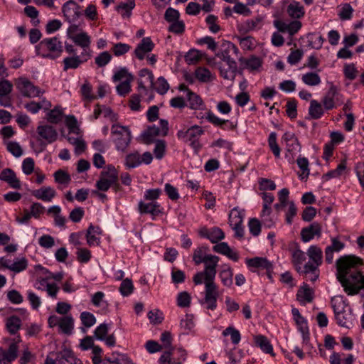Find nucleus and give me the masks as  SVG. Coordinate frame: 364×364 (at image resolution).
I'll return each mask as SVG.
<instances>
[{
  "instance_id": "f257e3e1",
  "label": "nucleus",
  "mask_w": 364,
  "mask_h": 364,
  "mask_svg": "<svg viewBox=\"0 0 364 364\" xmlns=\"http://www.w3.org/2000/svg\"><path fill=\"white\" fill-rule=\"evenodd\" d=\"M219 257L210 255L205 257L202 262L204 264V270L194 274L193 281L196 285L205 284V297L201 304H206V309L215 310L217 308V299L218 297V287L214 280L217 273V266Z\"/></svg>"
},
{
  "instance_id": "f03ea898",
  "label": "nucleus",
  "mask_w": 364,
  "mask_h": 364,
  "mask_svg": "<svg viewBox=\"0 0 364 364\" xmlns=\"http://www.w3.org/2000/svg\"><path fill=\"white\" fill-rule=\"evenodd\" d=\"M222 47L223 49L220 53H218L216 55L227 63L228 69H225L220 67V76L224 79L233 80L237 71V65L235 60L230 57V53L232 52L235 55H237L239 49L234 43L230 41L223 43Z\"/></svg>"
},
{
  "instance_id": "7ed1b4c3",
  "label": "nucleus",
  "mask_w": 364,
  "mask_h": 364,
  "mask_svg": "<svg viewBox=\"0 0 364 364\" xmlns=\"http://www.w3.org/2000/svg\"><path fill=\"white\" fill-rule=\"evenodd\" d=\"M111 134L114 136L113 142L119 151L126 152L132 141L131 132L127 127L113 124Z\"/></svg>"
},
{
  "instance_id": "20e7f679",
  "label": "nucleus",
  "mask_w": 364,
  "mask_h": 364,
  "mask_svg": "<svg viewBox=\"0 0 364 364\" xmlns=\"http://www.w3.org/2000/svg\"><path fill=\"white\" fill-rule=\"evenodd\" d=\"M41 48H46L50 52V53L43 54V58L53 60L59 57L63 52L62 43L57 37L48 38L42 40L40 43L36 46L38 53V50Z\"/></svg>"
},
{
  "instance_id": "39448f33",
  "label": "nucleus",
  "mask_w": 364,
  "mask_h": 364,
  "mask_svg": "<svg viewBox=\"0 0 364 364\" xmlns=\"http://www.w3.org/2000/svg\"><path fill=\"white\" fill-rule=\"evenodd\" d=\"M307 255L312 262H309L304 264L305 271L306 272H313L314 275L312 279H315L319 276L318 267L322 264L323 252L319 247L311 245L307 250Z\"/></svg>"
},
{
  "instance_id": "423d86ee",
  "label": "nucleus",
  "mask_w": 364,
  "mask_h": 364,
  "mask_svg": "<svg viewBox=\"0 0 364 364\" xmlns=\"http://www.w3.org/2000/svg\"><path fill=\"white\" fill-rule=\"evenodd\" d=\"M16 88L24 97L32 98L39 97L44 93L38 87L35 86L30 80L26 78L20 77L16 82Z\"/></svg>"
},
{
  "instance_id": "0eeeda50",
  "label": "nucleus",
  "mask_w": 364,
  "mask_h": 364,
  "mask_svg": "<svg viewBox=\"0 0 364 364\" xmlns=\"http://www.w3.org/2000/svg\"><path fill=\"white\" fill-rule=\"evenodd\" d=\"M116 179V168L112 165H108L107 170L100 173V179L96 182L99 191H107Z\"/></svg>"
},
{
  "instance_id": "6e6552de",
  "label": "nucleus",
  "mask_w": 364,
  "mask_h": 364,
  "mask_svg": "<svg viewBox=\"0 0 364 364\" xmlns=\"http://www.w3.org/2000/svg\"><path fill=\"white\" fill-rule=\"evenodd\" d=\"M340 95L337 87L331 85L321 100L324 109L326 110H331L341 105L343 101L340 100Z\"/></svg>"
},
{
  "instance_id": "1a4fd4ad",
  "label": "nucleus",
  "mask_w": 364,
  "mask_h": 364,
  "mask_svg": "<svg viewBox=\"0 0 364 364\" xmlns=\"http://www.w3.org/2000/svg\"><path fill=\"white\" fill-rule=\"evenodd\" d=\"M36 131L39 137L38 140H44L46 141L41 143V144L44 146H46L47 144L53 143L58 139V132L51 125H39Z\"/></svg>"
},
{
  "instance_id": "9d476101",
  "label": "nucleus",
  "mask_w": 364,
  "mask_h": 364,
  "mask_svg": "<svg viewBox=\"0 0 364 364\" xmlns=\"http://www.w3.org/2000/svg\"><path fill=\"white\" fill-rule=\"evenodd\" d=\"M282 139L286 141V157L294 159L296 154L301 149V145L297 137L293 133L286 132L283 135Z\"/></svg>"
},
{
  "instance_id": "9b49d317",
  "label": "nucleus",
  "mask_w": 364,
  "mask_h": 364,
  "mask_svg": "<svg viewBox=\"0 0 364 364\" xmlns=\"http://www.w3.org/2000/svg\"><path fill=\"white\" fill-rule=\"evenodd\" d=\"M62 11L66 20L70 23L75 21L82 15L80 6L73 0H70L65 3L63 6Z\"/></svg>"
},
{
  "instance_id": "f8f14e48",
  "label": "nucleus",
  "mask_w": 364,
  "mask_h": 364,
  "mask_svg": "<svg viewBox=\"0 0 364 364\" xmlns=\"http://www.w3.org/2000/svg\"><path fill=\"white\" fill-rule=\"evenodd\" d=\"M204 134V130L198 125H193L187 129H181L177 132L178 139L188 142L199 139Z\"/></svg>"
},
{
  "instance_id": "ddd939ff",
  "label": "nucleus",
  "mask_w": 364,
  "mask_h": 364,
  "mask_svg": "<svg viewBox=\"0 0 364 364\" xmlns=\"http://www.w3.org/2000/svg\"><path fill=\"white\" fill-rule=\"evenodd\" d=\"M322 228L320 223L314 222L309 226L303 228L301 230V238L304 242L311 240L315 236L320 237Z\"/></svg>"
},
{
  "instance_id": "4468645a",
  "label": "nucleus",
  "mask_w": 364,
  "mask_h": 364,
  "mask_svg": "<svg viewBox=\"0 0 364 364\" xmlns=\"http://www.w3.org/2000/svg\"><path fill=\"white\" fill-rule=\"evenodd\" d=\"M73 43L82 48V54L87 57H91L92 50L90 49V37L85 32L77 33V36H71Z\"/></svg>"
},
{
  "instance_id": "2eb2a0df",
  "label": "nucleus",
  "mask_w": 364,
  "mask_h": 364,
  "mask_svg": "<svg viewBox=\"0 0 364 364\" xmlns=\"http://www.w3.org/2000/svg\"><path fill=\"white\" fill-rule=\"evenodd\" d=\"M55 358L47 356L45 364H73L76 359L70 350H65L57 353Z\"/></svg>"
},
{
  "instance_id": "dca6fc26",
  "label": "nucleus",
  "mask_w": 364,
  "mask_h": 364,
  "mask_svg": "<svg viewBox=\"0 0 364 364\" xmlns=\"http://www.w3.org/2000/svg\"><path fill=\"white\" fill-rule=\"evenodd\" d=\"M0 181L7 183L11 188L14 189H20L21 187V181L17 178L16 173L9 168L1 171L0 173Z\"/></svg>"
},
{
  "instance_id": "f3484780",
  "label": "nucleus",
  "mask_w": 364,
  "mask_h": 364,
  "mask_svg": "<svg viewBox=\"0 0 364 364\" xmlns=\"http://www.w3.org/2000/svg\"><path fill=\"white\" fill-rule=\"evenodd\" d=\"M154 48V43L149 37L143 38L134 50L135 56L140 60H143L146 53Z\"/></svg>"
},
{
  "instance_id": "a211bd4d",
  "label": "nucleus",
  "mask_w": 364,
  "mask_h": 364,
  "mask_svg": "<svg viewBox=\"0 0 364 364\" xmlns=\"http://www.w3.org/2000/svg\"><path fill=\"white\" fill-rule=\"evenodd\" d=\"M90 58V57H87L82 53L80 55L66 57L63 61V70L67 71L69 69H77L82 64L87 62Z\"/></svg>"
},
{
  "instance_id": "6ab92c4d",
  "label": "nucleus",
  "mask_w": 364,
  "mask_h": 364,
  "mask_svg": "<svg viewBox=\"0 0 364 364\" xmlns=\"http://www.w3.org/2000/svg\"><path fill=\"white\" fill-rule=\"evenodd\" d=\"M21 341V337L18 336L17 339H14V341L9 345L6 351L2 350L0 354V362L6 360L12 362L18 357V343Z\"/></svg>"
},
{
  "instance_id": "aec40b11",
  "label": "nucleus",
  "mask_w": 364,
  "mask_h": 364,
  "mask_svg": "<svg viewBox=\"0 0 364 364\" xmlns=\"http://www.w3.org/2000/svg\"><path fill=\"white\" fill-rule=\"evenodd\" d=\"M345 244L337 237L331 238V245L327 246L325 250V260L328 264H331L333 259V253L338 252L343 250Z\"/></svg>"
},
{
  "instance_id": "412c9836",
  "label": "nucleus",
  "mask_w": 364,
  "mask_h": 364,
  "mask_svg": "<svg viewBox=\"0 0 364 364\" xmlns=\"http://www.w3.org/2000/svg\"><path fill=\"white\" fill-rule=\"evenodd\" d=\"M205 118L210 123H211L212 124H213L215 127H219L223 129H225L227 127L229 129L232 130V129H235L237 127L236 124H234L233 122H230L228 119H223L218 117L210 110H208L206 112Z\"/></svg>"
},
{
  "instance_id": "4be33fe9",
  "label": "nucleus",
  "mask_w": 364,
  "mask_h": 364,
  "mask_svg": "<svg viewBox=\"0 0 364 364\" xmlns=\"http://www.w3.org/2000/svg\"><path fill=\"white\" fill-rule=\"evenodd\" d=\"M294 318L298 326L299 330L302 333L304 342L309 340V328L306 319L300 314L299 311L294 308L291 311Z\"/></svg>"
},
{
  "instance_id": "5701e85b",
  "label": "nucleus",
  "mask_w": 364,
  "mask_h": 364,
  "mask_svg": "<svg viewBox=\"0 0 364 364\" xmlns=\"http://www.w3.org/2000/svg\"><path fill=\"white\" fill-rule=\"evenodd\" d=\"M291 253V262L299 273H301L303 269L302 264L306 260V253L300 250L299 247L296 245L294 249H290Z\"/></svg>"
},
{
  "instance_id": "b1692460",
  "label": "nucleus",
  "mask_w": 364,
  "mask_h": 364,
  "mask_svg": "<svg viewBox=\"0 0 364 364\" xmlns=\"http://www.w3.org/2000/svg\"><path fill=\"white\" fill-rule=\"evenodd\" d=\"M314 297V291L307 284L304 283L298 289L296 298L301 304H305L306 303H311L312 302Z\"/></svg>"
},
{
  "instance_id": "393cba45",
  "label": "nucleus",
  "mask_w": 364,
  "mask_h": 364,
  "mask_svg": "<svg viewBox=\"0 0 364 364\" xmlns=\"http://www.w3.org/2000/svg\"><path fill=\"white\" fill-rule=\"evenodd\" d=\"M31 194L37 199L49 202L55 196L56 192L50 186H43L39 189L33 191Z\"/></svg>"
},
{
  "instance_id": "a878e982",
  "label": "nucleus",
  "mask_w": 364,
  "mask_h": 364,
  "mask_svg": "<svg viewBox=\"0 0 364 364\" xmlns=\"http://www.w3.org/2000/svg\"><path fill=\"white\" fill-rule=\"evenodd\" d=\"M160 205L157 202L144 203L140 201L138 209L141 214H151L153 216L159 215L161 211L159 210Z\"/></svg>"
},
{
  "instance_id": "bb28decb",
  "label": "nucleus",
  "mask_w": 364,
  "mask_h": 364,
  "mask_svg": "<svg viewBox=\"0 0 364 364\" xmlns=\"http://www.w3.org/2000/svg\"><path fill=\"white\" fill-rule=\"evenodd\" d=\"M214 252L227 256L230 259L237 262L239 259V255L236 252L231 250L227 242H223L213 246Z\"/></svg>"
},
{
  "instance_id": "cd10ccee",
  "label": "nucleus",
  "mask_w": 364,
  "mask_h": 364,
  "mask_svg": "<svg viewBox=\"0 0 364 364\" xmlns=\"http://www.w3.org/2000/svg\"><path fill=\"white\" fill-rule=\"evenodd\" d=\"M331 306L336 316L343 314L348 312V304L343 299L342 296H334L331 301Z\"/></svg>"
},
{
  "instance_id": "c85d7f7f",
  "label": "nucleus",
  "mask_w": 364,
  "mask_h": 364,
  "mask_svg": "<svg viewBox=\"0 0 364 364\" xmlns=\"http://www.w3.org/2000/svg\"><path fill=\"white\" fill-rule=\"evenodd\" d=\"M246 264L250 268L269 269L272 267V262L266 257H255L254 258L247 259Z\"/></svg>"
},
{
  "instance_id": "c756f323",
  "label": "nucleus",
  "mask_w": 364,
  "mask_h": 364,
  "mask_svg": "<svg viewBox=\"0 0 364 364\" xmlns=\"http://www.w3.org/2000/svg\"><path fill=\"white\" fill-rule=\"evenodd\" d=\"M6 328L11 335H15L21 326V320L17 316H11L6 319Z\"/></svg>"
},
{
  "instance_id": "7c9ffc66",
  "label": "nucleus",
  "mask_w": 364,
  "mask_h": 364,
  "mask_svg": "<svg viewBox=\"0 0 364 364\" xmlns=\"http://www.w3.org/2000/svg\"><path fill=\"white\" fill-rule=\"evenodd\" d=\"M159 134H161L160 129L154 125L149 127L146 130L143 132L141 137L144 143L151 144L154 141V137Z\"/></svg>"
},
{
  "instance_id": "2f4dec72",
  "label": "nucleus",
  "mask_w": 364,
  "mask_h": 364,
  "mask_svg": "<svg viewBox=\"0 0 364 364\" xmlns=\"http://www.w3.org/2000/svg\"><path fill=\"white\" fill-rule=\"evenodd\" d=\"M324 109L320 102L316 100H312L310 102L309 114L311 119H318L323 115Z\"/></svg>"
},
{
  "instance_id": "473e14b6",
  "label": "nucleus",
  "mask_w": 364,
  "mask_h": 364,
  "mask_svg": "<svg viewBox=\"0 0 364 364\" xmlns=\"http://www.w3.org/2000/svg\"><path fill=\"white\" fill-rule=\"evenodd\" d=\"M219 277L224 286L229 287L232 284L233 271L228 264L222 266Z\"/></svg>"
},
{
  "instance_id": "72a5a7b5",
  "label": "nucleus",
  "mask_w": 364,
  "mask_h": 364,
  "mask_svg": "<svg viewBox=\"0 0 364 364\" xmlns=\"http://www.w3.org/2000/svg\"><path fill=\"white\" fill-rule=\"evenodd\" d=\"M287 13L292 18H301L304 16V8L299 2L294 1L287 7Z\"/></svg>"
},
{
  "instance_id": "f704fd0d",
  "label": "nucleus",
  "mask_w": 364,
  "mask_h": 364,
  "mask_svg": "<svg viewBox=\"0 0 364 364\" xmlns=\"http://www.w3.org/2000/svg\"><path fill=\"white\" fill-rule=\"evenodd\" d=\"M255 341L256 345L258 346L262 351L274 355L272 346L267 337L262 335L257 336L255 338Z\"/></svg>"
},
{
  "instance_id": "c9c22d12",
  "label": "nucleus",
  "mask_w": 364,
  "mask_h": 364,
  "mask_svg": "<svg viewBox=\"0 0 364 364\" xmlns=\"http://www.w3.org/2000/svg\"><path fill=\"white\" fill-rule=\"evenodd\" d=\"M208 247L205 245H202L194 250L193 254V260L195 264L198 265L201 264L204 259H205V257L210 256V255L208 254Z\"/></svg>"
},
{
  "instance_id": "e433bc0d",
  "label": "nucleus",
  "mask_w": 364,
  "mask_h": 364,
  "mask_svg": "<svg viewBox=\"0 0 364 364\" xmlns=\"http://www.w3.org/2000/svg\"><path fill=\"white\" fill-rule=\"evenodd\" d=\"M187 100L189 102V107L191 109H203L202 106L203 105V101L201 97L193 92L191 90H188V93L187 95Z\"/></svg>"
},
{
  "instance_id": "4c0bfd02",
  "label": "nucleus",
  "mask_w": 364,
  "mask_h": 364,
  "mask_svg": "<svg viewBox=\"0 0 364 364\" xmlns=\"http://www.w3.org/2000/svg\"><path fill=\"white\" fill-rule=\"evenodd\" d=\"M63 113L60 107H55L53 109L50 110L47 114V121L51 124H58L63 119Z\"/></svg>"
},
{
  "instance_id": "58836bf2",
  "label": "nucleus",
  "mask_w": 364,
  "mask_h": 364,
  "mask_svg": "<svg viewBox=\"0 0 364 364\" xmlns=\"http://www.w3.org/2000/svg\"><path fill=\"white\" fill-rule=\"evenodd\" d=\"M125 166L129 168H134L141 164V156L138 151L130 153L126 156Z\"/></svg>"
},
{
  "instance_id": "ea45409f",
  "label": "nucleus",
  "mask_w": 364,
  "mask_h": 364,
  "mask_svg": "<svg viewBox=\"0 0 364 364\" xmlns=\"http://www.w3.org/2000/svg\"><path fill=\"white\" fill-rule=\"evenodd\" d=\"M73 326L74 321L72 316H66L61 317L59 328L63 333L70 335L73 330Z\"/></svg>"
},
{
  "instance_id": "a19ab883",
  "label": "nucleus",
  "mask_w": 364,
  "mask_h": 364,
  "mask_svg": "<svg viewBox=\"0 0 364 364\" xmlns=\"http://www.w3.org/2000/svg\"><path fill=\"white\" fill-rule=\"evenodd\" d=\"M151 87L157 93L161 95H165L170 88L167 80L162 76L158 77L156 82H154V85H151Z\"/></svg>"
},
{
  "instance_id": "79ce46f5",
  "label": "nucleus",
  "mask_w": 364,
  "mask_h": 364,
  "mask_svg": "<svg viewBox=\"0 0 364 364\" xmlns=\"http://www.w3.org/2000/svg\"><path fill=\"white\" fill-rule=\"evenodd\" d=\"M346 168V161L343 160L338 165L336 169L329 171L326 174H324L323 176V178H324L326 181H328L333 178H338L342 175Z\"/></svg>"
},
{
  "instance_id": "37998d69",
  "label": "nucleus",
  "mask_w": 364,
  "mask_h": 364,
  "mask_svg": "<svg viewBox=\"0 0 364 364\" xmlns=\"http://www.w3.org/2000/svg\"><path fill=\"white\" fill-rule=\"evenodd\" d=\"M159 364H181L180 361L176 360L173 348L164 352L159 359Z\"/></svg>"
},
{
  "instance_id": "c03bdc74",
  "label": "nucleus",
  "mask_w": 364,
  "mask_h": 364,
  "mask_svg": "<svg viewBox=\"0 0 364 364\" xmlns=\"http://www.w3.org/2000/svg\"><path fill=\"white\" fill-rule=\"evenodd\" d=\"M134 80V76H129V79L120 82L116 87L118 95L120 96H126L132 90L131 82Z\"/></svg>"
},
{
  "instance_id": "a18cd8bd",
  "label": "nucleus",
  "mask_w": 364,
  "mask_h": 364,
  "mask_svg": "<svg viewBox=\"0 0 364 364\" xmlns=\"http://www.w3.org/2000/svg\"><path fill=\"white\" fill-rule=\"evenodd\" d=\"M55 181L59 184L68 186L71 181V177L70 174L62 170L58 169L53 174Z\"/></svg>"
},
{
  "instance_id": "49530a36",
  "label": "nucleus",
  "mask_w": 364,
  "mask_h": 364,
  "mask_svg": "<svg viewBox=\"0 0 364 364\" xmlns=\"http://www.w3.org/2000/svg\"><path fill=\"white\" fill-rule=\"evenodd\" d=\"M240 60L242 62L245 67L250 70H257L262 65L261 59L255 55H252L248 59L240 58Z\"/></svg>"
},
{
  "instance_id": "de8ad7c7",
  "label": "nucleus",
  "mask_w": 364,
  "mask_h": 364,
  "mask_svg": "<svg viewBox=\"0 0 364 364\" xmlns=\"http://www.w3.org/2000/svg\"><path fill=\"white\" fill-rule=\"evenodd\" d=\"M195 76L196 79L202 82H207L210 81L211 73L204 67H198L195 70Z\"/></svg>"
},
{
  "instance_id": "09e8293b",
  "label": "nucleus",
  "mask_w": 364,
  "mask_h": 364,
  "mask_svg": "<svg viewBox=\"0 0 364 364\" xmlns=\"http://www.w3.org/2000/svg\"><path fill=\"white\" fill-rule=\"evenodd\" d=\"M302 81L307 85L316 86L321 83V78L316 73H307L302 76Z\"/></svg>"
},
{
  "instance_id": "8fccbe9b",
  "label": "nucleus",
  "mask_w": 364,
  "mask_h": 364,
  "mask_svg": "<svg viewBox=\"0 0 364 364\" xmlns=\"http://www.w3.org/2000/svg\"><path fill=\"white\" fill-rule=\"evenodd\" d=\"M338 325L342 327L349 328L352 323L351 310L348 308V312L335 316Z\"/></svg>"
},
{
  "instance_id": "3c124183",
  "label": "nucleus",
  "mask_w": 364,
  "mask_h": 364,
  "mask_svg": "<svg viewBox=\"0 0 364 364\" xmlns=\"http://www.w3.org/2000/svg\"><path fill=\"white\" fill-rule=\"evenodd\" d=\"M223 335L224 336H227L228 335L230 336L231 341L233 344L236 345L239 343L241 336L240 333L238 330L235 328L233 326H228L223 331Z\"/></svg>"
},
{
  "instance_id": "603ef678",
  "label": "nucleus",
  "mask_w": 364,
  "mask_h": 364,
  "mask_svg": "<svg viewBox=\"0 0 364 364\" xmlns=\"http://www.w3.org/2000/svg\"><path fill=\"white\" fill-rule=\"evenodd\" d=\"M127 3L122 2L116 8L117 11H124L125 13L122 14L123 17H129L131 11L135 6V0H127Z\"/></svg>"
},
{
  "instance_id": "864d4df0",
  "label": "nucleus",
  "mask_w": 364,
  "mask_h": 364,
  "mask_svg": "<svg viewBox=\"0 0 364 364\" xmlns=\"http://www.w3.org/2000/svg\"><path fill=\"white\" fill-rule=\"evenodd\" d=\"M134 290V285L130 279H125L122 281L119 287V291L124 296L130 295Z\"/></svg>"
},
{
  "instance_id": "5fc2aeb1",
  "label": "nucleus",
  "mask_w": 364,
  "mask_h": 364,
  "mask_svg": "<svg viewBox=\"0 0 364 364\" xmlns=\"http://www.w3.org/2000/svg\"><path fill=\"white\" fill-rule=\"evenodd\" d=\"M224 237L225 234L220 228L215 227L210 229L208 240L212 243H217L218 241H220L223 239H224Z\"/></svg>"
},
{
  "instance_id": "6e6d98bb",
  "label": "nucleus",
  "mask_w": 364,
  "mask_h": 364,
  "mask_svg": "<svg viewBox=\"0 0 364 364\" xmlns=\"http://www.w3.org/2000/svg\"><path fill=\"white\" fill-rule=\"evenodd\" d=\"M297 164L302 171V173L299 175L301 179L307 178L309 175V161L305 157H299L297 159Z\"/></svg>"
},
{
  "instance_id": "4d7b16f0",
  "label": "nucleus",
  "mask_w": 364,
  "mask_h": 364,
  "mask_svg": "<svg viewBox=\"0 0 364 364\" xmlns=\"http://www.w3.org/2000/svg\"><path fill=\"white\" fill-rule=\"evenodd\" d=\"M242 216L241 213L237 210L233 209L229 215V224L232 228L242 225Z\"/></svg>"
},
{
  "instance_id": "13d9d810",
  "label": "nucleus",
  "mask_w": 364,
  "mask_h": 364,
  "mask_svg": "<svg viewBox=\"0 0 364 364\" xmlns=\"http://www.w3.org/2000/svg\"><path fill=\"white\" fill-rule=\"evenodd\" d=\"M109 328L108 324L105 323H101L95 328L93 337L97 340L102 341L107 336Z\"/></svg>"
},
{
  "instance_id": "bf43d9fd",
  "label": "nucleus",
  "mask_w": 364,
  "mask_h": 364,
  "mask_svg": "<svg viewBox=\"0 0 364 364\" xmlns=\"http://www.w3.org/2000/svg\"><path fill=\"white\" fill-rule=\"evenodd\" d=\"M262 21L263 17L258 16L255 18L247 20L242 25V27L247 32L253 31L261 24Z\"/></svg>"
},
{
  "instance_id": "052dcab7",
  "label": "nucleus",
  "mask_w": 364,
  "mask_h": 364,
  "mask_svg": "<svg viewBox=\"0 0 364 364\" xmlns=\"http://www.w3.org/2000/svg\"><path fill=\"white\" fill-rule=\"evenodd\" d=\"M112 59V55L107 51L100 53L95 59L96 65L99 68H102L107 65Z\"/></svg>"
},
{
  "instance_id": "680f3d73",
  "label": "nucleus",
  "mask_w": 364,
  "mask_h": 364,
  "mask_svg": "<svg viewBox=\"0 0 364 364\" xmlns=\"http://www.w3.org/2000/svg\"><path fill=\"white\" fill-rule=\"evenodd\" d=\"M147 316L151 323L154 325L159 324L164 320L163 313L159 309L149 311Z\"/></svg>"
},
{
  "instance_id": "e2e57ef3",
  "label": "nucleus",
  "mask_w": 364,
  "mask_h": 364,
  "mask_svg": "<svg viewBox=\"0 0 364 364\" xmlns=\"http://www.w3.org/2000/svg\"><path fill=\"white\" fill-rule=\"evenodd\" d=\"M131 48V46L127 43H117L112 48V51L116 56H121L127 53Z\"/></svg>"
},
{
  "instance_id": "0e129e2a",
  "label": "nucleus",
  "mask_w": 364,
  "mask_h": 364,
  "mask_svg": "<svg viewBox=\"0 0 364 364\" xmlns=\"http://www.w3.org/2000/svg\"><path fill=\"white\" fill-rule=\"evenodd\" d=\"M353 9L350 4H344L338 13L339 18L342 21L350 20L352 18Z\"/></svg>"
},
{
  "instance_id": "69168bd1",
  "label": "nucleus",
  "mask_w": 364,
  "mask_h": 364,
  "mask_svg": "<svg viewBox=\"0 0 364 364\" xmlns=\"http://www.w3.org/2000/svg\"><path fill=\"white\" fill-rule=\"evenodd\" d=\"M24 13L28 17L34 20L33 21V25L36 26L40 23V20L38 18L39 14L38 11L34 6H26L24 8Z\"/></svg>"
},
{
  "instance_id": "338daca9",
  "label": "nucleus",
  "mask_w": 364,
  "mask_h": 364,
  "mask_svg": "<svg viewBox=\"0 0 364 364\" xmlns=\"http://www.w3.org/2000/svg\"><path fill=\"white\" fill-rule=\"evenodd\" d=\"M80 319L82 321V324L87 328L92 326L96 322V318L95 316L92 314L87 311H84L81 313Z\"/></svg>"
},
{
  "instance_id": "774afa93",
  "label": "nucleus",
  "mask_w": 364,
  "mask_h": 364,
  "mask_svg": "<svg viewBox=\"0 0 364 364\" xmlns=\"http://www.w3.org/2000/svg\"><path fill=\"white\" fill-rule=\"evenodd\" d=\"M200 54L198 50L195 49L190 50L186 55H185V60L186 62L191 65V64H195L197 62L199 61L200 59Z\"/></svg>"
}]
</instances>
